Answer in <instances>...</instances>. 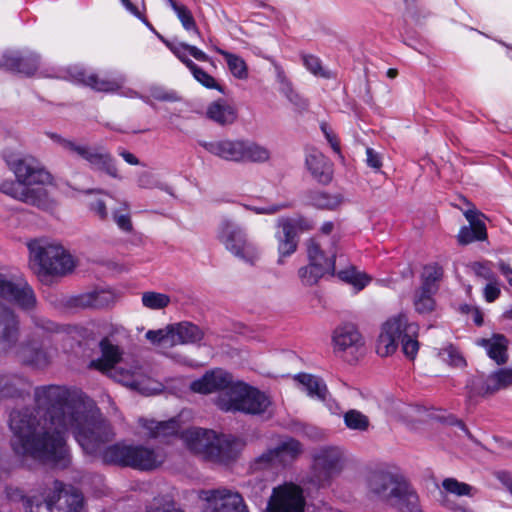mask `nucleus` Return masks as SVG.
Returning a JSON list of instances; mask_svg holds the SVG:
<instances>
[{
  "mask_svg": "<svg viewBox=\"0 0 512 512\" xmlns=\"http://www.w3.org/2000/svg\"><path fill=\"white\" fill-rule=\"evenodd\" d=\"M28 248L32 268L39 277L64 276L75 267L72 256L60 245L33 240Z\"/></svg>",
  "mask_w": 512,
  "mask_h": 512,
  "instance_id": "nucleus-4",
  "label": "nucleus"
},
{
  "mask_svg": "<svg viewBox=\"0 0 512 512\" xmlns=\"http://www.w3.org/2000/svg\"><path fill=\"white\" fill-rule=\"evenodd\" d=\"M244 443L231 435L217 434L214 448L210 451V461L228 463L235 460Z\"/></svg>",
  "mask_w": 512,
  "mask_h": 512,
  "instance_id": "nucleus-23",
  "label": "nucleus"
},
{
  "mask_svg": "<svg viewBox=\"0 0 512 512\" xmlns=\"http://www.w3.org/2000/svg\"><path fill=\"white\" fill-rule=\"evenodd\" d=\"M89 207L100 220L105 221L108 219L109 213L104 200L95 199L90 203Z\"/></svg>",
  "mask_w": 512,
  "mask_h": 512,
  "instance_id": "nucleus-60",
  "label": "nucleus"
},
{
  "mask_svg": "<svg viewBox=\"0 0 512 512\" xmlns=\"http://www.w3.org/2000/svg\"><path fill=\"white\" fill-rule=\"evenodd\" d=\"M31 383L22 374L0 373V400L23 398L29 394Z\"/></svg>",
  "mask_w": 512,
  "mask_h": 512,
  "instance_id": "nucleus-21",
  "label": "nucleus"
},
{
  "mask_svg": "<svg viewBox=\"0 0 512 512\" xmlns=\"http://www.w3.org/2000/svg\"><path fill=\"white\" fill-rule=\"evenodd\" d=\"M276 452L277 461L281 465H286L296 459L301 451V444L295 439H288L283 441L277 447L273 448Z\"/></svg>",
  "mask_w": 512,
  "mask_h": 512,
  "instance_id": "nucleus-37",
  "label": "nucleus"
},
{
  "mask_svg": "<svg viewBox=\"0 0 512 512\" xmlns=\"http://www.w3.org/2000/svg\"><path fill=\"white\" fill-rule=\"evenodd\" d=\"M302 59L305 67L314 75L324 78L330 77L329 72H326L323 69L321 61L318 57L314 55H303Z\"/></svg>",
  "mask_w": 512,
  "mask_h": 512,
  "instance_id": "nucleus-57",
  "label": "nucleus"
},
{
  "mask_svg": "<svg viewBox=\"0 0 512 512\" xmlns=\"http://www.w3.org/2000/svg\"><path fill=\"white\" fill-rule=\"evenodd\" d=\"M39 60V55L35 53L26 56L19 53H6L2 57L0 67L7 71L32 76L39 68Z\"/></svg>",
  "mask_w": 512,
  "mask_h": 512,
  "instance_id": "nucleus-24",
  "label": "nucleus"
},
{
  "mask_svg": "<svg viewBox=\"0 0 512 512\" xmlns=\"http://www.w3.org/2000/svg\"><path fill=\"white\" fill-rule=\"evenodd\" d=\"M328 273L331 274L330 271L322 270L320 267L312 265L311 263L299 269V276L302 282L307 286L316 284L321 277Z\"/></svg>",
  "mask_w": 512,
  "mask_h": 512,
  "instance_id": "nucleus-52",
  "label": "nucleus"
},
{
  "mask_svg": "<svg viewBox=\"0 0 512 512\" xmlns=\"http://www.w3.org/2000/svg\"><path fill=\"white\" fill-rule=\"evenodd\" d=\"M216 405L225 412L259 415L268 410L271 400L260 390L242 381H235L229 390L217 396Z\"/></svg>",
  "mask_w": 512,
  "mask_h": 512,
  "instance_id": "nucleus-5",
  "label": "nucleus"
},
{
  "mask_svg": "<svg viewBox=\"0 0 512 512\" xmlns=\"http://www.w3.org/2000/svg\"><path fill=\"white\" fill-rule=\"evenodd\" d=\"M338 277L342 281L353 285L358 290H362L371 280L368 275L357 271L355 267L339 271Z\"/></svg>",
  "mask_w": 512,
  "mask_h": 512,
  "instance_id": "nucleus-48",
  "label": "nucleus"
},
{
  "mask_svg": "<svg viewBox=\"0 0 512 512\" xmlns=\"http://www.w3.org/2000/svg\"><path fill=\"white\" fill-rule=\"evenodd\" d=\"M34 400L35 408H16L9 413L10 445L18 456L65 465V435L70 431L85 454L104 464L153 471L166 461L165 452L159 448L120 443L107 446L114 438L110 424L92 403L70 398L64 387H37Z\"/></svg>",
  "mask_w": 512,
  "mask_h": 512,
  "instance_id": "nucleus-1",
  "label": "nucleus"
},
{
  "mask_svg": "<svg viewBox=\"0 0 512 512\" xmlns=\"http://www.w3.org/2000/svg\"><path fill=\"white\" fill-rule=\"evenodd\" d=\"M112 379L125 386L141 390V375L137 368L124 370L121 367H114L106 372Z\"/></svg>",
  "mask_w": 512,
  "mask_h": 512,
  "instance_id": "nucleus-38",
  "label": "nucleus"
},
{
  "mask_svg": "<svg viewBox=\"0 0 512 512\" xmlns=\"http://www.w3.org/2000/svg\"><path fill=\"white\" fill-rule=\"evenodd\" d=\"M217 52L226 59L228 68L235 77L239 79L247 77V66L241 57L219 48L217 49Z\"/></svg>",
  "mask_w": 512,
  "mask_h": 512,
  "instance_id": "nucleus-46",
  "label": "nucleus"
},
{
  "mask_svg": "<svg viewBox=\"0 0 512 512\" xmlns=\"http://www.w3.org/2000/svg\"><path fill=\"white\" fill-rule=\"evenodd\" d=\"M145 336L153 344L161 345L163 347L173 346L170 325L164 329L149 330Z\"/></svg>",
  "mask_w": 512,
  "mask_h": 512,
  "instance_id": "nucleus-53",
  "label": "nucleus"
},
{
  "mask_svg": "<svg viewBox=\"0 0 512 512\" xmlns=\"http://www.w3.org/2000/svg\"><path fill=\"white\" fill-rule=\"evenodd\" d=\"M201 498L206 501L204 512H249L243 497L228 489L202 491Z\"/></svg>",
  "mask_w": 512,
  "mask_h": 512,
  "instance_id": "nucleus-11",
  "label": "nucleus"
},
{
  "mask_svg": "<svg viewBox=\"0 0 512 512\" xmlns=\"http://www.w3.org/2000/svg\"><path fill=\"white\" fill-rule=\"evenodd\" d=\"M500 295V289L496 285V281H490L489 284L486 285L484 289V296L486 301L493 302Z\"/></svg>",
  "mask_w": 512,
  "mask_h": 512,
  "instance_id": "nucleus-64",
  "label": "nucleus"
},
{
  "mask_svg": "<svg viewBox=\"0 0 512 512\" xmlns=\"http://www.w3.org/2000/svg\"><path fill=\"white\" fill-rule=\"evenodd\" d=\"M206 115L215 123L225 126L235 122L237 111L224 100H217L209 104Z\"/></svg>",
  "mask_w": 512,
  "mask_h": 512,
  "instance_id": "nucleus-30",
  "label": "nucleus"
},
{
  "mask_svg": "<svg viewBox=\"0 0 512 512\" xmlns=\"http://www.w3.org/2000/svg\"><path fill=\"white\" fill-rule=\"evenodd\" d=\"M443 269L436 265H428L424 267L423 273L421 275V286L422 288L427 289L428 291H438V282L442 279Z\"/></svg>",
  "mask_w": 512,
  "mask_h": 512,
  "instance_id": "nucleus-44",
  "label": "nucleus"
},
{
  "mask_svg": "<svg viewBox=\"0 0 512 512\" xmlns=\"http://www.w3.org/2000/svg\"><path fill=\"white\" fill-rule=\"evenodd\" d=\"M289 226L290 232L297 237L299 232H307L314 228V223L303 216H297L295 218H281L278 220V227Z\"/></svg>",
  "mask_w": 512,
  "mask_h": 512,
  "instance_id": "nucleus-47",
  "label": "nucleus"
},
{
  "mask_svg": "<svg viewBox=\"0 0 512 512\" xmlns=\"http://www.w3.org/2000/svg\"><path fill=\"white\" fill-rule=\"evenodd\" d=\"M281 229L280 232L276 234V238L278 241L277 250L279 253L278 263H283V258L286 256L292 255L298 246L297 237H295L289 230V226L279 227Z\"/></svg>",
  "mask_w": 512,
  "mask_h": 512,
  "instance_id": "nucleus-36",
  "label": "nucleus"
},
{
  "mask_svg": "<svg viewBox=\"0 0 512 512\" xmlns=\"http://www.w3.org/2000/svg\"><path fill=\"white\" fill-rule=\"evenodd\" d=\"M75 301L82 308H105L114 302V294L108 290H94L79 295Z\"/></svg>",
  "mask_w": 512,
  "mask_h": 512,
  "instance_id": "nucleus-31",
  "label": "nucleus"
},
{
  "mask_svg": "<svg viewBox=\"0 0 512 512\" xmlns=\"http://www.w3.org/2000/svg\"><path fill=\"white\" fill-rule=\"evenodd\" d=\"M314 471L320 482L339 474L343 467V453L338 447L326 446L313 453Z\"/></svg>",
  "mask_w": 512,
  "mask_h": 512,
  "instance_id": "nucleus-13",
  "label": "nucleus"
},
{
  "mask_svg": "<svg viewBox=\"0 0 512 512\" xmlns=\"http://www.w3.org/2000/svg\"><path fill=\"white\" fill-rule=\"evenodd\" d=\"M0 297L17 304L22 309H31L36 304L33 290L24 280L13 281L1 273Z\"/></svg>",
  "mask_w": 512,
  "mask_h": 512,
  "instance_id": "nucleus-15",
  "label": "nucleus"
},
{
  "mask_svg": "<svg viewBox=\"0 0 512 512\" xmlns=\"http://www.w3.org/2000/svg\"><path fill=\"white\" fill-rule=\"evenodd\" d=\"M139 423L145 437L159 441H166L168 438L177 435L181 428L176 419L156 421L141 418Z\"/></svg>",
  "mask_w": 512,
  "mask_h": 512,
  "instance_id": "nucleus-25",
  "label": "nucleus"
},
{
  "mask_svg": "<svg viewBox=\"0 0 512 512\" xmlns=\"http://www.w3.org/2000/svg\"><path fill=\"white\" fill-rule=\"evenodd\" d=\"M343 418L346 427L351 430L364 432L367 431L370 426L369 418L355 409L348 410Z\"/></svg>",
  "mask_w": 512,
  "mask_h": 512,
  "instance_id": "nucleus-45",
  "label": "nucleus"
},
{
  "mask_svg": "<svg viewBox=\"0 0 512 512\" xmlns=\"http://www.w3.org/2000/svg\"><path fill=\"white\" fill-rule=\"evenodd\" d=\"M235 381L232 375L222 369H215L206 372L200 379L191 383L192 391L201 394H210L214 392H226L234 385Z\"/></svg>",
  "mask_w": 512,
  "mask_h": 512,
  "instance_id": "nucleus-18",
  "label": "nucleus"
},
{
  "mask_svg": "<svg viewBox=\"0 0 512 512\" xmlns=\"http://www.w3.org/2000/svg\"><path fill=\"white\" fill-rule=\"evenodd\" d=\"M270 158V151L259 144L244 141L243 160L241 162H266Z\"/></svg>",
  "mask_w": 512,
  "mask_h": 512,
  "instance_id": "nucleus-43",
  "label": "nucleus"
},
{
  "mask_svg": "<svg viewBox=\"0 0 512 512\" xmlns=\"http://www.w3.org/2000/svg\"><path fill=\"white\" fill-rule=\"evenodd\" d=\"M7 497L14 502H23L26 509L27 500L33 499V504L43 503L42 494L40 496L32 495L27 497L24 490L20 487L9 486L6 488Z\"/></svg>",
  "mask_w": 512,
  "mask_h": 512,
  "instance_id": "nucleus-54",
  "label": "nucleus"
},
{
  "mask_svg": "<svg viewBox=\"0 0 512 512\" xmlns=\"http://www.w3.org/2000/svg\"><path fill=\"white\" fill-rule=\"evenodd\" d=\"M170 297L167 294L148 291L142 294V304L149 309L158 310L167 307Z\"/></svg>",
  "mask_w": 512,
  "mask_h": 512,
  "instance_id": "nucleus-50",
  "label": "nucleus"
},
{
  "mask_svg": "<svg viewBox=\"0 0 512 512\" xmlns=\"http://www.w3.org/2000/svg\"><path fill=\"white\" fill-rule=\"evenodd\" d=\"M305 500L302 489L294 484H285L273 490L268 503L269 512H303Z\"/></svg>",
  "mask_w": 512,
  "mask_h": 512,
  "instance_id": "nucleus-12",
  "label": "nucleus"
},
{
  "mask_svg": "<svg viewBox=\"0 0 512 512\" xmlns=\"http://www.w3.org/2000/svg\"><path fill=\"white\" fill-rule=\"evenodd\" d=\"M275 453L273 449L263 452L250 463V469L253 472H259L276 466L279 463Z\"/></svg>",
  "mask_w": 512,
  "mask_h": 512,
  "instance_id": "nucleus-51",
  "label": "nucleus"
},
{
  "mask_svg": "<svg viewBox=\"0 0 512 512\" xmlns=\"http://www.w3.org/2000/svg\"><path fill=\"white\" fill-rule=\"evenodd\" d=\"M418 326L410 323L408 318L400 314L387 320L381 328L376 342V352L381 357L392 355L398 347L399 341L402 344L404 355L413 360L419 350Z\"/></svg>",
  "mask_w": 512,
  "mask_h": 512,
  "instance_id": "nucleus-3",
  "label": "nucleus"
},
{
  "mask_svg": "<svg viewBox=\"0 0 512 512\" xmlns=\"http://www.w3.org/2000/svg\"><path fill=\"white\" fill-rule=\"evenodd\" d=\"M87 161L91 169L114 179H122L113 156L102 148L83 145L77 154Z\"/></svg>",
  "mask_w": 512,
  "mask_h": 512,
  "instance_id": "nucleus-17",
  "label": "nucleus"
},
{
  "mask_svg": "<svg viewBox=\"0 0 512 512\" xmlns=\"http://www.w3.org/2000/svg\"><path fill=\"white\" fill-rule=\"evenodd\" d=\"M172 7L176 12L179 20L181 21L183 27L186 30H194L200 36V32L196 27L195 20L189 9L184 5H177L175 2H172Z\"/></svg>",
  "mask_w": 512,
  "mask_h": 512,
  "instance_id": "nucleus-55",
  "label": "nucleus"
},
{
  "mask_svg": "<svg viewBox=\"0 0 512 512\" xmlns=\"http://www.w3.org/2000/svg\"><path fill=\"white\" fill-rule=\"evenodd\" d=\"M339 240V236L333 235L330 239L329 247L323 249L319 236L308 239L306 241V250L309 263L334 274Z\"/></svg>",
  "mask_w": 512,
  "mask_h": 512,
  "instance_id": "nucleus-14",
  "label": "nucleus"
},
{
  "mask_svg": "<svg viewBox=\"0 0 512 512\" xmlns=\"http://www.w3.org/2000/svg\"><path fill=\"white\" fill-rule=\"evenodd\" d=\"M192 73L195 79L205 87L216 88L220 91L222 90L221 87L216 83L215 79L198 66L192 71Z\"/></svg>",
  "mask_w": 512,
  "mask_h": 512,
  "instance_id": "nucleus-58",
  "label": "nucleus"
},
{
  "mask_svg": "<svg viewBox=\"0 0 512 512\" xmlns=\"http://www.w3.org/2000/svg\"><path fill=\"white\" fill-rule=\"evenodd\" d=\"M202 146L211 154L227 161L241 162L243 160V140H218L205 142Z\"/></svg>",
  "mask_w": 512,
  "mask_h": 512,
  "instance_id": "nucleus-26",
  "label": "nucleus"
},
{
  "mask_svg": "<svg viewBox=\"0 0 512 512\" xmlns=\"http://www.w3.org/2000/svg\"><path fill=\"white\" fill-rule=\"evenodd\" d=\"M512 386V367L499 369L487 376L473 375L466 384V397L469 405H476L479 398H487L501 389Z\"/></svg>",
  "mask_w": 512,
  "mask_h": 512,
  "instance_id": "nucleus-7",
  "label": "nucleus"
},
{
  "mask_svg": "<svg viewBox=\"0 0 512 512\" xmlns=\"http://www.w3.org/2000/svg\"><path fill=\"white\" fill-rule=\"evenodd\" d=\"M442 488L445 492L453 494L457 497H473L477 493V489L473 486L460 482L456 478L448 477L442 481Z\"/></svg>",
  "mask_w": 512,
  "mask_h": 512,
  "instance_id": "nucleus-41",
  "label": "nucleus"
},
{
  "mask_svg": "<svg viewBox=\"0 0 512 512\" xmlns=\"http://www.w3.org/2000/svg\"><path fill=\"white\" fill-rule=\"evenodd\" d=\"M334 352L346 361H355L365 353V341L356 325L344 323L332 336Z\"/></svg>",
  "mask_w": 512,
  "mask_h": 512,
  "instance_id": "nucleus-9",
  "label": "nucleus"
},
{
  "mask_svg": "<svg viewBox=\"0 0 512 512\" xmlns=\"http://www.w3.org/2000/svg\"><path fill=\"white\" fill-rule=\"evenodd\" d=\"M49 136L54 142L59 144L63 149H65L71 153H74L76 155L78 154L81 147L83 146L81 144H77L73 140L63 138L62 136L55 134V133H51V134H49Z\"/></svg>",
  "mask_w": 512,
  "mask_h": 512,
  "instance_id": "nucleus-59",
  "label": "nucleus"
},
{
  "mask_svg": "<svg viewBox=\"0 0 512 512\" xmlns=\"http://www.w3.org/2000/svg\"><path fill=\"white\" fill-rule=\"evenodd\" d=\"M100 348L102 352V358L93 361L92 366L102 372H108L110 369L114 368L115 365L121 359V351L118 346L113 345L108 339H103L100 342Z\"/></svg>",
  "mask_w": 512,
  "mask_h": 512,
  "instance_id": "nucleus-32",
  "label": "nucleus"
},
{
  "mask_svg": "<svg viewBox=\"0 0 512 512\" xmlns=\"http://www.w3.org/2000/svg\"><path fill=\"white\" fill-rule=\"evenodd\" d=\"M479 344L487 349L489 357L493 359L498 365H502L507 362L508 340L504 335L497 334L494 335L491 339H481Z\"/></svg>",
  "mask_w": 512,
  "mask_h": 512,
  "instance_id": "nucleus-33",
  "label": "nucleus"
},
{
  "mask_svg": "<svg viewBox=\"0 0 512 512\" xmlns=\"http://www.w3.org/2000/svg\"><path fill=\"white\" fill-rule=\"evenodd\" d=\"M112 218L120 230L125 233L133 232L131 209L127 201L120 202L117 208L112 209Z\"/></svg>",
  "mask_w": 512,
  "mask_h": 512,
  "instance_id": "nucleus-40",
  "label": "nucleus"
},
{
  "mask_svg": "<svg viewBox=\"0 0 512 512\" xmlns=\"http://www.w3.org/2000/svg\"><path fill=\"white\" fill-rule=\"evenodd\" d=\"M243 207L246 208L247 210L253 211L257 214H275L282 209L288 208L289 205L288 204H277V205H270L267 207H255V206H250V205L244 204Z\"/></svg>",
  "mask_w": 512,
  "mask_h": 512,
  "instance_id": "nucleus-61",
  "label": "nucleus"
},
{
  "mask_svg": "<svg viewBox=\"0 0 512 512\" xmlns=\"http://www.w3.org/2000/svg\"><path fill=\"white\" fill-rule=\"evenodd\" d=\"M165 44L190 69L191 72L197 67V65L192 60L186 57L183 50H187L197 60H208V56L195 46L186 43H180L178 45H175L167 41H165Z\"/></svg>",
  "mask_w": 512,
  "mask_h": 512,
  "instance_id": "nucleus-35",
  "label": "nucleus"
},
{
  "mask_svg": "<svg viewBox=\"0 0 512 512\" xmlns=\"http://www.w3.org/2000/svg\"><path fill=\"white\" fill-rule=\"evenodd\" d=\"M463 201L468 207L463 213L470 226H464L460 229L458 242L462 245H466L473 241L485 240L487 238V232L484 222L480 219V217L483 216L482 213L466 198H463Z\"/></svg>",
  "mask_w": 512,
  "mask_h": 512,
  "instance_id": "nucleus-19",
  "label": "nucleus"
},
{
  "mask_svg": "<svg viewBox=\"0 0 512 512\" xmlns=\"http://www.w3.org/2000/svg\"><path fill=\"white\" fill-rule=\"evenodd\" d=\"M71 77L78 83L83 84L97 92H115L122 88L123 79L101 78L98 74L88 72L84 69L75 68L70 72Z\"/></svg>",
  "mask_w": 512,
  "mask_h": 512,
  "instance_id": "nucleus-22",
  "label": "nucleus"
},
{
  "mask_svg": "<svg viewBox=\"0 0 512 512\" xmlns=\"http://www.w3.org/2000/svg\"><path fill=\"white\" fill-rule=\"evenodd\" d=\"M170 329L173 346L178 344H195L204 337V332L191 322L171 324Z\"/></svg>",
  "mask_w": 512,
  "mask_h": 512,
  "instance_id": "nucleus-29",
  "label": "nucleus"
},
{
  "mask_svg": "<svg viewBox=\"0 0 512 512\" xmlns=\"http://www.w3.org/2000/svg\"><path fill=\"white\" fill-rule=\"evenodd\" d=\"M19 321L12 310L0 303V351L5 354L21 350L19 342Z\"/></svg>",
  "mask_w": 512,
  "mask_h": 512,
  "instance_id": "nucleus-16",
  "label": "nucleus"
},
{
  "mask_svg": "<svg viewBox=\"0 0 512 512\" xmlns=\"http://www.w3.org/2000/svg\"><path fill=\"white\" fill-rule=\"evenodd\" d=\"M367 165L373 169L379 170L382 167L381 157L372 148L366 149Z\"/></svg>",
  "mask_w": 512,
  "mask_h": 512,
  "instance_id": "nucleus-63",
  "label": "nucleus"
},
{
  "mask_svg": "<svg viewBox=\"0 0 512 512\" xmlns=\"http://www.w3.org/2000/svg\"><path fill=\"white\" fill-rule=\"evenodd\" d=\"M305 165L317 182L328 184L332 180L331 165L319 150L315 148L307 150Z\"/></svg>",
  "mask_w": 512,
  "mask_h": 512,
  "instance_id": "nucleus-27",
  "label": "nucleus"
},
{
  "mask_svg": "<svg viewBox=\"0 0 512 512\" xmlns=\"http://www.w3.org/2000/svg\"><path fill=\"white\" fill-rule=\"evenodd\" d=\"M7 162L14 171L17 180L4 181L0 186V191L16 200L40 209H51L54 202L43 187V185L51 182V175L36 166L33 159L18 158Z\"/></svg>",
  "mask_w": 512,
  "mask_h": 512,
  "instance_id": "nucleus-2",
  "label": "nucleus"
},
{
  "mask_svg": "<svg viewBox=\"0 0 512 512\" xmlns=\"http://www.w3.org/2000/svg\"><path fill=\"white\" fill-rule=\"evenodd\" d=\"M437 292L428 291L425 288L419 287L413 297V304L415 310L420 314L431 313L436 307L434 295Z\"/></svg>",
  "mask_w": 512,
  "mask_h": 512,
  "instance_id": "nucleus-39",
  "label": "nucleus"
},
{
  "mask_svg": "<svg viewBox=\"0 0 512 512\" xmlns=\"http://www.w3.org/2000/svg\"><path fill=\"white\" fill-rule=\"evenodd\" d=\"M216 437L215 431L196 427L182 433L187 448L207 460H210V451L214 448Z\"/></svg>",
  "mask_w": 512,
  "mask_h": 512,
  "instance_id": "nucleus-20",
  "label": "nucleus"
},
{
  "mask_svg": "<svg viewBox=\"0 0 512 512\" xmlns=\"http://www.w3.org/2000/svg\"><path fill=\"white\" fill-rule=\"evenodd\" d=\"M310 397L320 401H326L329 393L326 385L321 379L311 374H299L295 378Z\"/></svg>",
  "mask_w": 512,
  "mask_h": 512,
  "instance_id": "nucleus-34",
  "label": "nucleus"
},
{
  "mask_svg": "<svg viewBox=\"0 0 512 512\" xmlns=\"http://www.w3.org/2000/svg\"><path fill=\"white\" fill-rule=\"evenodd\" d=\"M388 504L397 508L400 512H421L419 497L413 487L405 480L400 485L393 500Z\"/></svg>",
  "mask_w": 512,
  "mask_h": 512,
  "instance_id": "nucleus-28",
  "label": "nucleus"
},
{
  "mask_svg": "<svg viewBox=\"0 0 512 512\" xmlns=\"http://www.w3.org/2000/svg\"><path fill=\"white\" fill-rule=\"evenodd\" d=\"M218 237L228 251L245 262L253 265L259 259L258 249L248 240L244 229L235 222L224 219L219 226Z\"/></svg>",
  "mask_w": 512,
  "mask_h": 512,
  "instance_id": "nucleus-8",
  "label": "nucleus"
},
{
  "mask_svg": "<svg viewBox=\"0 0 512 512\" xmlns=\"http://www.w3.org/2000/svg\"><path fill=\"white\" fill-rule=\"evenodd\" d=\"M43 503L27 500L26 512H78L83 505L82 493L73 486L54 480L42 493Z\"/></svg>",
  "mask_w": 512,
  "mask_h": 512,
  "instance_id": "nucleus-6",
  "label": "nucleus"
},
{
  "mask_svg": "<svg viewBox=\"0 0 512 512\" xmlns=\"http://www.w3.org/2000/svg\"><path fill=\"white\" fill-rule=\"evenodd\" d=\"M18 354L25 364L33 365L38 368L46 367L50 362L47 352L40 348H21Z\"/></svg>",
  "mask_w": 512,
  "mask_h": 512,
  "instance_id": "nucleus-42",
  "label": "nucleus"
},
{
  "mask_svg": "<svg viewBox=\"0 0 512 512\" xmlns=\"http://www.w3.org/2000/svg\"><path fill=\"white\" fill-rule=\"evenodd\" d=\"M309 199L312 205L321 209H335L341 203L339 196L324 192H310Z\"/></svg>",
  "mask_w": 512,
  "mask_h": 512,
  "instance_id": "nucleus-49",
  "label": "nucleus"
},
{
  "mask_svg": "<svg viewBox=\"0 0 512 512\" xmlns=\"http://www.w3.org/2000/svg\"><path fill=\"white\" fill-rule=\"evenodd\" d=\"M404 479L385 470L371 472L366 480L368 494L371 498L389 503L395 497Z\"/></svg>",
  "mask_w": 512,
  "mask_h": 512,
  "instance_id": "nucleus-10",
  "label": "nucleus"
},
{
  "mask_svg": "<svg viewBox=\"0 0 512 512\" xmlns=\"http://www.w3.org/2000/svg\"><path fill=\"white\" fill-rule=\"evenodd\" d=\"M472 269L474 271V273L476 274V276L480 277V278H483L485 280H488L489 282L490 281H494L495 280V275L494 273L492 272V270L487 267L485 264H482V263H474L472 265Z\"/></svg>",
  "mask_w": 512,
  "mask_h": 512,
  "instance_id": "nucleus-62",
  "label": "nucleus"
},
{
  "mask_svg": "<svg viewBox=\"0 0 512 512\" xmlns=\"http://www.w3.org/2000/svg\"><path fill=\"white\" fill-rule=\"evenodd\" d=\"M439 356L451 366L464 367L466 365L465 359L460 352L452 345H449L440 350Z\"/></svg>",
  "mask_w": 512,
  "mask_h": 512,
  "instance_id": "nucleus-56",
  "label": "nucleus"
}]
</instances>
